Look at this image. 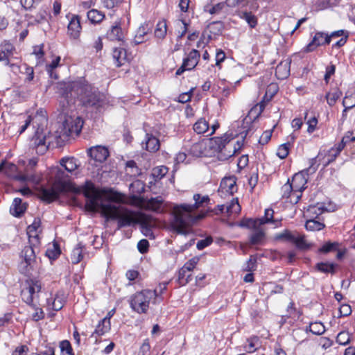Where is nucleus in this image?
<instances>
[{
	"instance_id": "obj_1",
	"label": "nucleus",
	"mask_w": 355,
	"mask_h": 355,
	"mask_svg": "<svg viewBox=\"0 0 355 355\" xmlns=\"http://www.w3.org/2000/svg\"><path fill=\"white\" fill-rule=\"evenodd\" d=\"M76 193H83L86 198V209L92 211H100L107 220H118V229L130 226L135 223L134 213L121 206H117L110 201H105L103 193L98 191L91 181H86L84 185L73 191Z\"/></svg>"
},
{
	"instance_id": "obj_2",
	"label": "nucleus",
	"mask_w": 355,
	"mask_h": 355,
	"mask_svg": "<svg viewBox=\"0 0 355 355\" xmlns=\"http://www.w3.org/2000/svg\"><path fill=\"white\" fill-rule=\"evenodd\" d=\"M195 203L176 205L173 209V219L171 222L173 229L178 234H186L188 226L193 225L199 220L203 218L206 214H197L196 210L208 204L210 198L208 196H202L199 193L193 195V197Z\"/></svg>"
},
{
	"instance_id": "obj_3",
	"label": "nucleus",
	"mask_w": 355,
	"mask_h": 355,
	"mask_svg": "<svg viewBox=\"0 0 355 355\" xmlns=\"http://www.w3.org/2000/svg\"><path fill=\"white\" fill-rule=\"evenodd\" d=\"M195 203L176 205L173 209V219L171 222L173 229L178 234H186L188 226L193 225L199 220L203 218L206 214H197L196 210L208 204L210 198L208 196H202L199 193L193 195V197Z\"/></svg>"
},
{
	"instance_id": "obj_4",
	"label": "nucleus",
	"mask_w": 355,
	"mask_h": 355,
	"mask_svg": "<svg viewBox=\"0 0 355 355\" xmlns=\"http://www.w3.org/2000/svg\"><path fill=\"white\" fill-rule=\"evenodd\" d=\"M249 130L245 132H241V140L237 141V147L231 143L235 136L232 133L226 132L222 137H215L211 138L209 141V147L213 150L214 152L218 153V158L220 161H226L229 158L234 155L243 146L244 139Z\"/></svg>"
},
{
	"instance_id": "obj_5",
	"label": "nucleus",
	"mask_w": 355,
	"mask_h": 355,
	"mask_svg": "<svg viewBox=\"0 0 355 355\" xmlns=\"http://www.w3.org/2000/svg\"><path fill=\"white\" fill-rule=\"evenodd\" d=\"M65 173L61 168H57L55 181L51 187L42 186L38 189V196L42 200L50 203L59 198L60 195L66 192L67 183L63 180Z\"/></svg>"
},
{
	"instance_id": "obj_6",
	"label": "nucleus",
	"mask_w": 355,
	"mask_h": 355,
	"mask_svg": "<svg viewBox=\"0 0 355 355\" xmlns=\"http://www.w3.org/2000/svg\"><path fill=\"white\" fill-rule=\"evenodd\" d=\"M75 94L82 104L85 107H92L99 105L101 98L99 93L93 91L92 87L84 80L74 81Z\"/></svg>"
},
{
	"instance_id": "obj_7",
	"label": "nucleus",
	"mask_w": 355,
	"mask_h": 355,
	"mask_svg": "<svg viewBox=\"0 0 355 355\" xmlns=\"http://www.w3.org/2000/svg\"><path fill=\"white\" fill-rule=\"evenodd\" d=\"M73 86L74 81L58 82L55 87L56 93L60 96L59 109L64 114H67L69 107L73 103V98L76 97Z\"/></svg>"
},
{
	"instance_id": "obj_8",
	"label": "nucleus",
	"mask_w": 355,
	"mask_h": 355,
	"mask_svg": "<svg viewBox=\"0 0 355 355\" xmlns=\"http://www.w3.org/2000/svg\"><path fill=\"white\" fill-rule=\"evenodd\" d=\"M157 296V290H143L131 297L130 307L138 313H146L149 308L150 301Z\"/></svg>"
},
{
	"instance_id": "obj_9",
	"label": "nucleus",
	"mask_w": 355,
	"mask_h": 355,
	"mask_svg": "<svg viewBox=\"0 0 355 355\" xmlns=\"http://www.w3.org/2000/svg\"><path fill=\"white\" fill-rule=\"evenodd\" d=\"M309 164L310 166L309 168H305L293 175L291 184L293 187L295 191L302 192L304 191L306 189L309 175L315 173L317 171L318 165H316V158L311 159L309 161Z\"/></svg>"
},
{
	"instance_id": "obj_10",
	"label": "nucleus",
	"mask_w": 355,
	"mask_h": 355,
	"mask_svg": "<svg viewBox=\"0 0 355 355\" xmlns=\"http://www.w3.org/2000/svg\"><path fill=\"white\" fill-rule=\"evenodd\" d=\"M26 286L21 291V297L26 304L30 307H35V300L37 297V293H40L42 288L41 282L37 279H30L26 281Z\"/></svg>"
},
{
	"instance_id": "obj_11",
	"label": "nucleus",
	"mask_w": 355,
	"mask_h": 355,
	"mask_svg": "<svg viewBox=\"0 0 355 355\" xmlns=\"http://www.w3.org/2000/svg\"><path fill=\"white\" fill-rule=\"evenodd\" d=\"M29 245L24 248L21 252L20 257L22 261L20 263V271L21 273L26 274L34 268L36 262L35 250L38 249L39 245Z\"/></svg>"
},
{
	"instance_id": "obj_12",
	"label": "nucleus",
	"mask_w": 355,
	"mask_h": 355,
	"mask_svg": "<svg viewBox=\"0 0 355 355\" xmlns=\"http://www.w3.org/2000/svg\"><path fill=\"white\" fill-rule=\"evenodd\" d=\"M83 125V119L77 116L75 119L69 117L66 119L63 123L64 130L68 136L73 134L78 135Z\"/></svg>"
},
{
	"instance_id": "obj_13",
	"label": "nucleus",
	"mask_w": 355,
	"mask_h": 355,
	"mask_svg": "<svg viewBox=\"0 0 355 355\" xmlns=\"http://www.w3.org/2000/svg\"><path fill=\"white\" fill-rule=\"evenodd\" d=\"M32 141L37 153L40 155H43L48 150L50 144V141H47L46 135L40 128L36 130Z\"/></svg>"
},
{
	"instance_id": "obj_14",
	"label": "nucleus",
	"mask_w": 355,
	"mask_h": 355,
	"mask_svg": "<svg viewBox=\"0 0 355 355\" xmlns=\"http://www.w3.org/2000/svg\"><path fill=\"white\" fill-rule=\"evenodd\" d=\"M88 155L95 162L103 163L110 155L107 148L103 146H96L87 150Z\"/></svg>"
},
{
	"instance_id": "obj_15",
	"label": "nucleus",
	"mask_w": 355,
	"mask_h": 355,
	"mask_svg": "<svg viewBox=\"0 0 355 355\" xmlns=\"http://www.w3.org/2000/svg\"><path fill=\"white\" fill-rule=\"evenodd\" d=\"M152 28L153 24L150 22H145L141 24L137 31L133 43L137 45L145 42L146 40V36L151 31Z\"/></svg>"
},
{
	"instance_id": "obj_16",
	"label": "nucleus",
	"mask_w": 355,
	"mask_h": 355,
	"mask_svg": "<svg viewBox=\"0 0 355 355\" xmlns=\"http://www.w3.org/2000/svg\"><path fill=\"white\" fill-rule=\"evenodd\" d=\"M236 190V178L234 177H229L222 180L218 191L225 192L232 196Z\"/></svg>"
},
{
	"instance_id": "obj_17",
	"label": "nucleus",
	"mask_w": 355,
	"mask_h": 355,
	"mask_svg": "<svg viewBox=\"0 0 355 355\" xmlns=\"http://www.w3.org/2000/svg\"><path fill=\"white\" fill-rule=\"evenodd\" d=\"M324 32H317L312 40L304 48V52L310 53L314 51L318 46H324Z\"/></svg>"
},
{
	"instance_id": "obj_18",
	"label": "nucleus",
	"mask_w": 355,
	"mask_h": 355,
	"mask_svg": "<svg viewBox=\"0 0 355 355\" xmlns=\"http://www.w3.org/2000/svg\"><path fill=\"white\" fill-rule=\"evenodd\" d=\"M40 225V221L35 219L34 222L27 228L28 243H32L33 245H40V239L37 234V229Z\"/></svg>"
},
{
	"instance_id": "obj_19",
	"label": "nucleus",
	"mask_w": 355,
	"mask_h": 355,
	"mask_svg": "<svg viewBox=\"0 0 355 355\" xmlns=\"http://www.w3.org/2000/svg\"><path fill=\"white\" fill-rule=\"evenodd\" d=\"M26 205L22 203V200L19 198H15L10 208V214L15 217H20L26 211Z\"/></svg>"
},
{
	"instance_id": "obj_20",
	"label": "nucleus",
	"mask_w": 355,
	"mask_h": 355,
	"mask_svg": "<svg viewBox=\"0 0 355 355\" xmlns=\"http://www.w3.org/2000/svg\"><path fill=\"white\" fill-rule=\"evenodd\" d=\"M200 59V53L196 49H193L188 55L187 58L183 60V64L188 70L193 69L198 63Z\"/></svg>"
},
{
	"instance_id": "obj_21",
	"label": "nucleus",
	"mask_w": 355,
	"mask_h": 355,
	"mask_svg": "<svg viewBox=\"0 0 355 355\" xmlns=\"http://www.w3.org/2000/svg\"><path fill=\"white\" fill-rule=\"evenodd\" d=\"M290 64L291 62L284 60L281 62L275 69V76L279 80L286 78L290 74Z\"/></svg>"
},
{
	"instance_id": "obj_22",
	"label": "nucleus",
	"mask_w": 355,
	"mask_h": 355,
	"mask_svg": "<svg viewBox=\"0 0 355 355\" xmlns=\"http://www.w3.org/2000/svg\"><path fill=\"white\" fill-rule=\"evenodd\" d=\"M107 37L112 41H123L124 36L120 26V22L116 23L111 27L110 30L107 33Z\"/></svg>"
},
{
	"instance_id": "obj_23",
	"label": "nucleus",
	"mask_w": 355,
	"mask_h": 355,
	"mask_svg": "<svg viewBox=\"0 0 355 355\" xmlns=\"http://www.w3.org/2000/svg\"><path fill=\"white\" fill-rule=\"evenodd\" d=\"M81 29L80 22L78 16H73L68 25V33L73 38H77Z\"/></svg>"
},
{
	"instance_id": "obj_24",
	"label": "nucleus",
	"mask_w": 355,
	"mask_h": 355,
	"mask_svg": "<svg viewBox=\"0 0 355 355\" xmlns=\"http://www.w3.org/2000/svg\"><path fill=\"white\" fill-rule=\"evenodd\" d=\"M112 57L115 61L114 63L117 67L122 66L123 64H124L127 58L125 49L121 47L114 48Z\"/></svg>"
},
{
	"instance_id": "obj_25",
	"label": "nucleus",
	"mask_w": 355,
	"mask_h": 355,
	"mask_svg": "<svg viewBox=\"0 0 355 355\" xmlns=\"http://www.w3.org/2000/svg\"><path fill=\"white\" fill-rule=\"evenodd\" d=\"M337 267L338 265L334 263L319 262L315 265V268L320 272L334 275L336 272Z\"/></svg>"
},
{
	"instance_id": "obj_26",
	"label": "nucleus",
	"mask_w": 355,
	"mask_h": 355,
	"mask_svg": "<svg viewBox=\"0 0 355 355\" xmlns=\"http://www.w3.org/2000/svg\"><path fill=\"white\" fill-rule=\"evenodd\" d=\"M159 141L157 138L151 135L146 134L145 141V148L146 150L156 152L159 149Z\"/></svg>"
},
{
	"instance_id": "obj_27",
	"label": "nucleus",
	"mask_w": 355,
	"mask_h": 355,
	"mask_svg": "<svg viewBox=\"0 0 355 355\" xmlns=\"http://www.w3.org/2000/svg\"><path fill=\"white\" fill-rule=\"evenodd\" d=\"M60 164L69 173L74 171L79 166L78 160L73 157L62 158L60 161Z\"/></svg>"
},
{
	"instance_id": "obj_28",
	"label": "nucleus",
	"mask_w": 355,
	"mask_h": 355,
	"mask_svg": "<svg viewBox=\"0 0 355 355\" xmlns=\"http://www.w3.org/2000/svg\"><path fill=\"white\" fill-rule=\"evenodd\" d=\"M252 234L250 237V243L252 245H259L262 243L265 239V232L261 228H252Z\"/></svg>"
},
{
	"instance_id": "obj_29",
	"label": "nucleus",
	"mask_w": 355,
	"mask_h": 355,
	"mask_svg": "<svg viewBox=\"0 0 355 355\" xmlns=\"http://www.w3.org/2000/svg\"><path fill=\"white\" fill-rule=\"evenodd\" d=\"M266 223L269 222L263 216L257 219L248 218L241 223V226L248 228H261L260 227Z\"/></svg>"
},
{
	"instance_id": "obj_30",
	"label": "nucleus",
	"mask_w": 355,
	"mask_h": 355,
	"mask_svg": "<svg viewBox=\"0 0 355 355\" xmlns=\"http://www.w3.org/2000/svg\"><path fill=\"white\" fill-rule=\"evenodd\" d=\"M163 202V198L161 196L151 198L146 202V206L148 209L158 211L160 209Z\"/></svg>"
},
{
	"instance_id": "obj_31",
	"label": "nucleus",
	"mask_w": 355,
	"mask_h": 355,
	"mask_svg": "<svg viewBox=\"0 0 355 355\" xmlns=\"http://www.w3.org/2000/svg\"><path fill=\"white\" fill-rule=\"evenodd\" d=\"M343 105L345 107L344 112L355 106V94L354 92L347 91L343 100Z\"/></svg>"
},
{
	"instance_id": "obj_32",
	"label": "nucleus",
	"mask_w": 355,
	"mask_h": 355,
	"mask_svg": "<svg viewBox=\"0 0 355 355\" xmlns=\"http://www.w3.org/2000/svg\"><path fill=\"white\" fill-rule=\"evenodd\" d=\"M308 331H311L315 335H321L325 331V327L320 322H311L309 326L306 327L305 332Z\"/></svg>"
},
{
	"instance_id": "obj_33",
	"label": "nucleus",
	"mask_w": 355,
	"mask_h": 355,
	"mask_svg": "<svg viewBox=\"0 0 355 355\" xmlns=\"http://www.w3.org/2000/svg\"><path fill=\"white\" fill-rule=\"evenodd\" d=\"M341 96L342 92L338 88H334L328 92L325 97L329 105L333 106Z\"/></svg>"
},
{
	"instance_id": "obj_34",
	"label": "nucleus",
	"mask_w": 355,
	"mask_h": 355,
	"mask_svg": "<svg viewBox=\"0 0 355 355\" xmlns=\"http://www.w3.org/2000/svg\"><path fill=\"white\" fill-rule=\"evenodd\" d=\"M105 15L96 9L90 10L87 12V18L92 24H98L103 21Z\"/></svg>"
},
{
	"instance_id": "obj_35",
	"label": "nucleus",
	"mask_w": 355,
	"mask_h": 355,
	"mask_svg": "<svg viewBox=\"0 0 355 355\" xmlns=\"http://www.w3.org/2000/svg\"><path fill=\"white\" fill-rule=\"evenodd\" d=\"M193 130L197 134H203L209 131V123L205 119L201 118L194 123Z\"/></svg>"
},
{
	"instance_id": "obj_36",
	"label": "nucleus",
	"mask_w": 355,
	"mask_h": 355,
	"mask_svg": "<svg viewBox=\"0 0 355 355\" xmlns=\"http://www.w3.org/2000/svg\"><path fill=\"white\" fill-rule=\"evenodd\" d=\"M111 329V323H108L107 322H105L104 320H100L98 325L96 327L95 331H94L92 336L96 334L98 336H103L105 333L108 332Z\"/></svg>"
},
{
	"instance_id": "obj_37",
	"label": "nucleus",
	"mask_w": 355,
	"mask_h": 355,
	"mask_svg": "<svg viewBox=\"0 0 355 355\" xmlns=\"http://www.w3.org/2000/svg\"><path fill=\"white\" fill-rule=\"evenodd\" d=\"M153 225L154 224H153L151 221H148L147 220H142L141 223V230L142 234L150 239L154 238L152 230Z\"/></svg>"
},
{
	"instance_id": "obj_38",
	"label": "nucleus",
	"mask_w": 355,
	"mask_h": 355,
	"mask_svg": "<svg viewBox=\"0 0 355 355\" xmlns=\"http://www.w3.org/2000/svg\"><path fill=\"white\" fill-rule=\"evenodd\" d=\"M325 227L323 223L315 219L307 220L305 224V228L308 231H320Z\"/></svg>"
},
{
	"instance_id": "obj_39",
	"label": "nucleus",
	"mask_w": 355,
	"mask_h": 355,
	"mask_svg": "<svg viewBox=\"0 0 355 355\" xmlns=\"http://www.w3.org/2000/svg\"><path fill=\"white\" fill-rule=\"evenodd\" d=\"M326 209L323 205L318 203L315 205H310L307 209V214L310 217L317 218L318 216L322 214Z\"/></svg>"
},
{
	"instance_id": "obj_40",
	"label": "nucleus",
	"mask_w": 355,
	"mask_h": 355,
	"mask_svg": "<svg viewBox=\"0 0 355 355\" xmlns=\"http://www.w3.org/2000/svg\"><path fill=\"white\" fill-rule=\"evenodd\" d=\"M83 258V250L81 243H78L77 246L73 250L71 254V262L73 264L78 263Z\"/></svg>"
},
{
	"instance_id": "obj_41",
	"label": "nucleus",
	"mask_w": 355,
	"mask_h": 355,
	"mask_svg": "<svg viewBox=\"0 0 355 355\" xmlns=\"http://www.w3.org/2000/svg\"><path fill=\"white\" fill-rule=\"evenodd\" d=\"M240 17L245 19L250 28H254L257 24V19L251 12H242Z\"/></svg>"
},
{
	"instance_id": "obj_42",
	"label": "nucleus",
	"mask_w": 355,
	"mask_h": 355,
	"mask_svg": "<svg viewBox=\"0 0 355 355\" xmlns=\"http://www.w3.org/2000/svg\"><path fill=\"white\" fill-rule=\"evenodd\" d=\"M241 206L239 203L238 198H233L231 202L226 206V213L228 214H239L241 211Z\"/></svg>"
},
{
	"instance_id": "obj_43",
	"label": "nucleus",
	"mask_w": 355,
	"mask_h": 355,
	"mask_svg": "<svg viewBox=\"0 0 355 355\" xmlns=\"http://www.w3.org/2000/svg\"><path fill=\"white\" fill-rule=\"evenodd\" d=\"M259 342V338L257 336L250 337L247 339V343L244 348L248 353H252L255 352L258 347L257 346Z\"/></svg>"
},
{
	"instance_id": "obj_44",
	"label": "nucleus",
	"mask_w": 355,
	"mask_h": 355,
	"mask_svg": "<svg viewBox=\"0 0 355 355\" xmlns=\"http://www.w3.org/2000/svg\"><path fill=\"white\" fill-rule=\"evenodd\" d=\"M167 31V26L165 21H159L155 30V36L162 39L165 37Z\"/></svg>"
},
{
	"instance_id": "obj_45",
	"label": "nucleus",
	"mask_w": 355,
	"mask_h": 355,
	"mask_svg": "<svg viewBox=\"0 0 355 355\" xmlns=\"http://www.w3.org/2000/svg\"><path fill=\"white\" fill-rule=\"evenodd\" d=\"M290 146L289 141L280 145L277 149V155L282 159H285L289 153Z\"/></svg>"
},
{
	"instance_id": "obj_46",
	"label": "nucleus",
	"mask_w": 355,
	"mask_h": 355,
	"mask_svg": "<svg viewBox=\"0 0 355 355\" xmlns=\"http://www.w3.org/2000/svg\"><path fill=\"white\" fill-rule=\"evenodd\" d=\"M339 155L340 154L333 148H330L327 153V155L324 157V167L327 166L331 163L334 162Z\"/></svg>"
},
{
	"instance_id": "obj_47",
	"label": "nucleus",
	"mask_w": 355,
	"mask_h": 355,
	"mask_svg": "<svg viewBox=\"0 0 355 355\" xmlns=\"http://www.w3.org/2000/svg\"><path fill=\"white\" fill-rule=\"evenodd\" d=\"M293 242L295 244L297 248L300 250H306L309 249L310 245L307 243L306 240L304 239V236L296 237L295 236L294 240Z\"/></svg>"
},
{
	"instance_id": "obj_48",
	"label": "nucleus",
	"mask_w": 355,
	"mask_h": 355,
	"mask_svg": "<svg viewBox=\"0 0 355 355\" xmlns=\"http://www.w3.org/2000/svg\"><path fill=\"white\" fill-rule=\"evenodd\" d=\"M33 310H35V312L32 314V319L37 322L39 320H42L44 318V313L41 307H40L39 304L37 303H35V307H31Z\"/></svg>"
},
{
	"instance_id": "obj_49",
	"label": "nucleus",
	"mask_w": 355,
	"mask_h": 355,
	"mask_svg": "<svg viewBox=\"0 0 355 355\" xmlns=\"http://www.w3.org/2000/svg\"><path fill=\"white\" fill-rule=\"evenodd\" d=\"M126 168L129 170L135 169V171H129L131 176L137 177L141 174V169L137 166L134 160H129L126 162Z\"/></svg>"
},
{
	"instance_id": "obj_50",
	"label": "nucleus",
	"mask_w": 355,
	"mask_h": 355,
	"mask_svg": "<svg viewBox=\"0 0 355 355\" xmlns=\"http://www.w3.org/2000/svg\"><path fill=\"white\" fill-rule=\"evenodd\" d=\"M350 341V336L348 332L341 331L336 337V342L342 345H347Z\"/></svg>"
},
{
	"instance_id": "obj_51",
	"label": "nucleus",
	"mask_w": 355,
	"mask_h": 355,
	"mask_svg": "<svg viewBox=\"0 0 355 355\" xmlns=\"http://www.w3.org/2000/svg\"><path fill=\"white\" fill-rule=\"evenodd\" d=\"M209 28L211 33L220 35L223 31V26L220 21H214L209 24Z\"/></svg>"
},
{
	"instance_id": "obj_52",
	"label": "nucleus",
	"mask_w": 355,
	"mask_h": 355,
	"mask_svg": "<svg viewBox=\"0 0 355 355\" xmlns=\"http://www.w3.org/2000/svg\"><path fill=\"white\" fill-rule=\"evenodd\" d=\"M338 246V243L337 242H327L320 248L319 251L322 253H328L329 252L336 250Z\"/></svg>"
},
{
	"instance_id": "obj_53",
	"label": "nucleus",
	"mask_w": 355,
	"mask_h": 355,
	"mask_svg": "<svg viewBox=\"0 0 355 355\" xmlns=\"http://www.w3.org/2000/svg\"><path fill=\"white\" fill-rule=\"evenodd\" d=\"M60 347L62 353H65L67 355H74L71 345L68 340H64L61 341Z\"/></svg>"
},
{
	"instance_id": "obj_54",
	"label": "nucleus",
	"mask_w": 355,
	"mask_h": 355,
	"mask_svg": "<svg viewBox=\"0 0 355 355\" xmlns=\"http://www.w3.org/2000/svg\"><path fill=\"white\" fill-rule=\"evenodd\" d=\"M203 146V143H195L191 148V153L196 157L202 156L204 154Z\"/></svg>"
},
{
	"instance_id": "obj_55",
	"label": "nucleus",
	"mask_w": 355,
	"mask_h": 355,
	"mask_svg": "<svg viewBox=\"0 0 355 355\" xmlns=\"http://www.w3.org/2000/svg\"><path fill=\"white\" fill-rule=\"evenodd\" d=\"M199 260L200 258L198 257H194L187 261L182 268H184L187 272H190L193 270Z\"/></svg>"
},
{
	"instance_id": "obj_56",
	"label": "nucleus",
	"mask_w": 355,
	"mask_h": 355,
	"mask_svg": "<svg viewBox=\"0 0 355 355\" xmlns=\"http://www.w3.org/2000/svg\"><path fill=\"white\" fill-rule=\"evenodd\" d=\"M24 172L26 175H32L35 177L36 180L35 181H29V182L39 184L42 179V176L40 173H36L35 171V169H31L28 168H25Z\"/></svg>"
},
{
	"instance_id": "obj_57",
	"label": "nucleus",
	"mask_w": 355,
	"mask_h": 355,
	"mask_svg": "<svg viewBox=\"0 0 355 355\" xmlns=\"http://www.w3.org/2000/svg\"><path fill=\"white\" fill-rule=\"evenodd\" d=\"M274 211L272 209H266L265 210L264 218L268 220L269 223H275V226L280 224V220L274 219Z\"/></svg>"
},
{
	"instance_id": "obj_58",
	"label": "nucleus",
	"mask_w": 355,
	"mask_h": 355,
	"mask_svg": "<svg viewBox=\"0 0 355 355\" xmlns=\"http://www.w3.org/2000/svg\"><path fill=\"white\" fill-rule=\"evenodd\" d=\"M42 0H20L23 8L26 10L31 9L42 2Z\"/></svg>"
},
{
	"instance_id": "obj_59",
	"label": "nucleus",
	"mask_w": 355,
	"mask_h": 355,
	"mask_svg": "<svg viewBox=\"0 0 355 355\" xmlns=\"http://www.w3.org/2000/svg\"><path fill=\"white\" fill-rule=\"evenodd\" d=\"M149 243L146 239H141L137 243V249L141 254H145L148 251Z\"/></svg>"
},
{
	"instance_id": "obj_60",
	"label": "nucleus",
	"mask_w": 355,
	"mask_h": 355,
	"mask_svg": "<svg viewBox=\"0 0 355 355\" xmlns=\"http://www.w3.org/2000/svg\"><path fill=\"white\" fill-rule=\"evenodd\" d=\"M187 272H188L185 270V269L183 268H180V270H179L178 282L180 286H184L189 283V280H187L185 279Z\"/></svg>"
},
{
	"instance_id": "obj_61",
	"label": "nucleus",
	"mask_w": 355,
	"mask_h": 355,
	"mask_svg": "<svg viewBox=\"0 0 355 355\" xmlns=\"http://www.w3.org/2000/svg\"><path fill=\"white\" fill-rule=\"evenodd\" d=\"M24 73L26 74V78L24 79L25 82H31L34 78V70L31 67H28L26 64H24Z\"/></svg>"
},
{
	"instance_id": "obj_62",
	"label": "nucleus",
	"mask_w": 355,
	"mask_h": 355,
	"mask_svg": "<svg viewBox=\"0 0 355 355\" xmlns=\"http://www.w3.org/2000/svg\"><path fill=\"white\" fill-rule=\"evenodd\" d=\"M103 6L107 9L119 6L123 0H101Z\"/></svg>"
},
{
	"instance_id": "obj_63",
	"label": "nucleus",
	"mask_w": 355,
	"mask_h": 355,
	"mask_svg": "<svg viewBox=\"0 0 355 355\" xmlns=\"http://www.w3.org/2000/svg\"><path fill=\"white\" fill-rule=\"evenodd\" d=\"M272 136V131L271 130H266L263 132L261 136L259 137V143L261 145H265L271 139Z\"/></svg>"
},
{
	"instance_id": "obj_64",
	"label": "nucleus",
	"mask_w": 355,
	"mask_h": 355,
	"mask_svg": "<svg viewBox=\"0 0 355 355\" xmlns=\"http://www.w3.org/2000/svg\"><path fill=\"white\" fill-rule=\"evenodd\" d=\"M213 240L211 237H207L205 239H202L198 241L196 247L198 250H202L206 247L209 246Z\"/></svg>"
}]
</instances>
